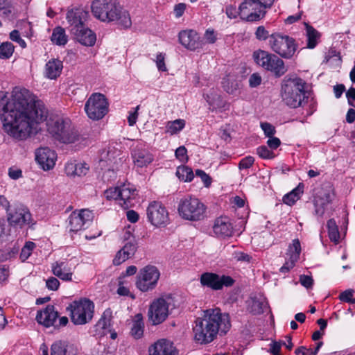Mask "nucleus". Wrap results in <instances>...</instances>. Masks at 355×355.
<instances>
[{
    "label": "nucleus",
    "instance_id": "6e6d98bb",
    "mask_svg": "<svg viewBox=\"0 0 355 355\" xmlns=\"http://www.w3.org/2000/svg\"><path fill=\"white\" fill-rule=\"evenodd\" d=\"M254 158L252 156H247L243 158L239 164V167L240 169H247L250 168L254 164Z\"/></svg>",
    "mask_w": 355,
    "mask_h": 355
},
{
    "label": "nucleus",
    "instance_id": "c756f323",
    "mask_svg": "<svg viewBox=\"0 0 355 355\" xmlns=\"http://www.w3.org/2000/svg\"><path fill=\"white\" fill-rule=\"evenodd\" d=\"M88 15V12L82 8H74L67 13V19L71 26V28L84 25V22Z\"/></svg>",
    "mask_w": 355,
    "mask_h": 355
},
{
    "label": "nucleus",
    "instance_id": "ea45409f",
    "mask_svg": "<svg viewBox=\"0 0 355 355\" xmlns=\"http://www.w3.org/2000/svg\"><path fill=\"white\" fill-rule=\"evenodd\" d=\"M184 126L185 121L183 119H176L173 121H169L166 125V132L171 135H175L181 131Z\"/></svg>",
    "mask_w": 355,
    "mask_h": 355
},
{
    "label": "nucleus",
    "instance_id": "423d86ee",
    "mask_svg": "<svg viewBox=\"0 0 355 355\" xmlns=\"http://www.w3.org/2000/svg\"><path fill=\"white\" fill-rule=\"evenodd\" d=\"M256 64L266 71H270L275 77H281L288 69L283 60L277 55L259 49L253 53Z\"/></svg>",
    "mask_w": 355,
    "mask_h": 355
},
{
    "label": "nucleus",
    "instance_id": "a878e982",
    "mask_svg": "<svg viewBox=\"0 0 355 355\" xmlns=\"http://www.w3.org/2000/svg\"><path fill=\"white\" fill-rule=\"evenodd\" d=\"M58 318V313L53 305H48L44 310L38 311L36 320L46 327L53 326Z\"/></svg>",
    "mask_w": 355,
    "mask_h": 355
},
{
    "label": "nucleus",
    "instance_id": "e433bc0d",
    "mask_svg": "<svg viewBox=\"0 0 355 355\" xmlns=\"http://www.w3.org/2000/svg\"><path fill=\"white\" fill-rule=\"evenodd\" d=\"M300 252L301 245L300 241L298 239H294L292 244L289 245L286 254L288 259L297 262L300 258Z\"/></svg>",
    "mask_w": 355,
    "mask_h": 355
},
{
    "label": "nucleus",
    "instance_id": "0eeeda50",
    "mask_svg": "<svg viewBox=\"0 0 355 355\" xmlns=\"http://www.w3.org/2000/svg\"><path fill=\"white\" fill-rule=\"evenodd\" d=\"M178 211L184 220L199 221L205 217L206 206L198 198L189 196L180 200Z\"/></svg>",
    "mask_w": 355,
    "mask_h": 355
},
{
    "label": "nucleus",
    "instance_id": "052dcab7",
    "mask_svg": "<svg viewBox=\"0 0 355 355\" xmlns=\"http://www.w3.org/2000/svg\"><path fill=\"white\" fill-rule=\"evenodd\" d=\"M119 187L110 188L105 191V196L107 199L118 200L119 199Z\"/></svg>",
    "mask_w": 355,
    "mask_h": 355
},
{
    "label": "nucleus",
    "instance_id": "49530a36",
    "mask_svg": "<svg viewBox=\"0 0 355 355\" xmlns=\"http://www.w3.org/2000/svg\"><path fill=\"white\" fill-rule=\"evenodd\" d=\"M240 12L239 7L236 8L233 5H227L225 7V13L230 19H236L238 16L240 17Z\"/></svg>",
    "mask_w": 355,
    "mask_h": 355
},
{
    "label": "nucleus",
    "instance_id": "393cba45",
    "mask_svg": "<svg viewBox=\"0 0 355 355\" xmlns=\"http://www.w3.org/2000/svg\"><path fill=\"white\" fill-rule=\"evenodd\" d=\"M119 200L122 201L121 205L124 209H128L134 205V200L137 196V190L130 184L119 187Z\"/></svg>",
    "mask_w": 355,
    "mask_h": 355
},
{
    "label": "nucleus",
    "instance_id": "680f3d73",
    "mask_svg": "<svg viewBox=\"0 0 355 355\" xmlns=\"http://www.w3.org/2000/svg\"><path fill=\"white\" fill-rule=\"evenodd\" d=\"M282 345V341H273L270 344V348L268 352L272 355H280Z\"/></svg>",
    "mask_w": 355,
    "mask_h": 355
},
{
    "label": "nucleus",
    "instance_id": "8fccbe9b",
    "mask_svg": "<svg viewBox=\"0 0 355 355\" xmlns=\"http://www.w3.org/2000/svg\"><path fill=\"white\" fill-rule=\"evenodd\" d=\"M10 39L19 44V45L21 48H25L26 46V42L21 37L19 32L17 30H13L10 33Z\"/></svg>",
    "mask_w": 355,
    "mask_h": 355
},
{
    "label": "nucleus",
    "instance_id": "69168bd1",
    "mask_svg": "<svg viewBox=\"0 0 355 355\" xmlns=\"http://www.w3.org/2000/svg\"><path fill=\"white\" fill-rule=\"evenodd\" d=\"M346 97L348 101V103L355 107V88L350 87L346 92Z\"/></svg>",
    "mask_w": 355,
    "mask_h": 355
},
{
    "label": "nucleus",
    "instance_id": "c85d7f7f",
    "mask_svg": "<svg viewBox=\"0 0 355 355\" xmlns=\"http://www.w3.org/2000/svg\"><path fill=\"white\" fill-rule=\"evenodd\" d=\"M132 156L135 165L140 168L148 166L153 160L151 153L140 148H135L132 153Z\"/></svg>",
    "mask_w": 355,
    "mask_h": 355
},
{
    "label": "nucleus",
    "instance_id": "a19ab883",
    "mask_svg": "<svg viewBox=\"0 0 355 355\" xmlns=\"http://www.w3.org/2000/svg\"><path fill=\"white\" fill-rule=\"evenodd\" d=\"M15 51L14 45L10 42H5L0 45V59H9Z\"/></svg>",
    "mask_w": 355,
    "mask_h": 355
},
{
    "label": "nucleus",
    "instance_id": "5fc2aeb1",
    "mask_svg": "<svg viewBox=\"0 0 355 355\" xmlns=\"http://www.w3.org/2000/svg\"><path fill=\"white\" fill-rule=\"evenodd\" d=\"M261 128L264 132L265 135L267 137H272L275 133V127L269 123L264 122L261 123Z\"/></svg>",
    "mask_w": 355,
    "mask_h": 355
},
{
    "label": "nucleus",
    "instance_id": "9b49d317",
    "mask_svg": "<svg viewBox=\"0 0 355 355\" xmlns=\"http://www.w3.org/2000/svg\"><path fill=\"white\" fill-rule=\"evenodd\" d=\"M240 19L247 22H257L265 18L267 9L255 0H244L239 5Z\"/></svg>",
    "mask_w": 355,
    "mask_h": 355
},
{
    "label": "nucleus",
    "instance_id": "5701e85b",
    "mask_svg": "<svg viewBox=\"0 0 355 355\" xmlns=\"http://www.w3.org/2000/svg\"><path fill=\"white\" fill-rule=\"evenodd\" d=\"M149 355H178L173 343L166 339H160L148 349Z\"/></svg>",
    "mask_w": 355,
    "mask_h": 355
},
{
    "label": "nucleus",
    "instance_id": "4468645a",
    "mask_svg": "<svg viewBox=\"0 0 355 355\" xmlns=\"http://www.w3.org/2000/svg\"><path fill=\"white\" fill-rule=\"evenodd\" d=\"M146 215L148 220L155 227H165L169 223L168 211L161 202L153 201L149 203Z\"/></svg>",
    "mask_w": 355,
    "mask_h": 355
},
{
    "label": "nucleus",
    "instance_id": "6ab92c4d",
    "mask_svg": "<svg viewBox=\"0 0 355 355\" xmlns=\"http://www.w3.org/2000/svg\"><path fill=\"white\" fill-rule=\"evenodd\" d=\"M94 218L93 213L89 209L73 211L68 218V227L70 232H77L90 223Z\"/></svg>",
    "mask_w": 355,
    "mask_h": 355
},
{
    "label": "nucleus",
    "instance_id": "864d4df0",
    "mask_svg": "<svg viewBox=\"0 0 355 355\" xmlns=\"http://www.w3.org/2000/svg\"><path fill=\"white\" fill-rule=\"evenodd\" d=\"M255 36L259 40H266L268 38L270 39V35H269L268 31H266L264 26H260L257 28Z\"/></svg>",
    "mask_w": 355,
    "mask_h": 355
},
{
    "label": "nucleus",
    "instance_id": "2f4dec72",
    "mask_svg": "<svg viewBox=\"0 0 355 355\" xmlns=\"http://www.w3.org/2000/svg\"><path fill=\"white\" fill-rule=\"evenodd\" d=\"M144 322L142 315L137 314L132 321V326L130 330L131 336L135 339H139L143 336Z\"/></svg>",
    "mask_w": 355,
    "mask_h": 355
},
{
    "label": "nucleus",
    "instance_id": "c03bdc74",
    "mask_svg": "<svg viewBox=\"0 0 355 355\" xmlns=\"http://www.w3.org/2000/svg\"><path fill=\"white\" fill-rule=\"evenodd\" d=\"M111 311L106 310L104 311L102 317L98 320L97 325L102 329H106L110 325Z\"/></svg>",
    "mask_w": 355,
    "mask_h": 355
},
{
    "label": "nucleus",
    "instance_id": "f704fd0d",
    "mask_svg": "<svg viewBox=\"0 0 355 355\" xmlns=\"http://www.w3.org/2000/svg\"><path fill=\"white\" fill-rule=\"evenodd\" d=\"M306 31L307 36V48L313 49L318 44V40L320 37V33L313 26L306 24Z\"/></svg>",
    "mask_w": 355,
    "mask_h": 355
},
{
    "label": "nucleus",
    "instance_id": "e2e57ef3",
    "mask_svg": "<svg viewBox=\"0 0 355 355\" xmlns=\"http://www.w3.org/2000/svg\"><path fill=\"white\" fill-rule=\"evenodd\" d=\"M300 282L305 288H310L313 286V280L311 277L302 275L300 277Z\"/></svg>",
    "mask_w": 355,
    "mask_h": 355
},
{
    "label": "nucleus",
    "instance_id": "13d9d810",
    "mask_svg": "<svg viewBox=\"0 0 355 355\" xmlns=\"http://www.w3.org/2000/svg\"><path fill=\"white\" fill-rule=\"evenodd\" d=\"M89 166L86 163H76V170L74 173V176H83L85 175L88 171Z\"/></svg>",
    "mask_w": 355,
    "mask_h": 355
},
{
    "label": "nucleus",
    "instance_id": "cd10ccee",
    "mask_svg": "<svg viewBox=\"0 0 355 355\" xmlns=\"http://www.w3.org/2000/svg\"><path fill=\"white\" fill-rule=\"evenodd\" d=\"M53 274L63 281H71L73 272L69 263L66 261H58L52 263Z\"/></svg>",
    "mask_w": 355,
    "mask_h": 355
},
{
    "label": "nucleus",
    "instance_id": "f03ea898",
    "mask_svg": "<svg viewBox=\"0 0 355 355\" xmlns=\"http://www.w3.org/2000/svg\"><path fill=\"white\" fill-rule=\"evenodd\" d=\"M193 327L194 339L200 344L212 342L218 334L225 335L231 328L230 315L222 313L218 308L204 311L202 318H198Z\"/></svg>",
    "mask_w": 355,
    "mask_h": 355
},
{
    "label": "nucleus",
    "instance_id": "bf43d9fd",
    "mask_svg": "<svg viewBox=\"0 0 355 355\" xmlns=\"http://www.w3.org/2000/svg\"><path fill=\"white\" fill-rule=\"evenodd\" d=\"M46 286L49 290L57 291L60 286V282L57 278L51 277L46 279Z\"/></svg>",
    "mask_w": 355,
    "mask_h": 355
},
{
    "label": "nucleus",
    "instance_id": "412c9836",
    "mask_svg": "<svg viewBox=\"0 0 355 355\" xmlns=\"http://www.w3.org/2000/svg\"><path fill=\"white\" fill-rule=\"evenodd\" d=\"M179 41L184 47L191 51L202 49L205 45L198 34L192 30L180 32Z\"/></svg>",
    "mask_w": 355,
    "mask_h": 355
},
{
    "label": "nucleus",
    "instance_id": "f8f14e48",
    "mask_svg": "<svg viewBox=\"0 0 355 355\" xmlns=\"http://www.w3.org/2000/svg\"><path fill=\"white\" fill-rule=\"evenodd\" d=\"M173 299L171 295L154 300L148 310V318L153 325L162 323L168 315V309Z\"/></svg>",
    "mask_w": 355,
    "mask_h": 355
},
{
    "label": "nucleus",
    "instance_id": "39448f33",
    "mask_svg": "<svg viewBox=\"0 0 355 355\" xmlns=\"http://www.w3.org/2000/svg\"><path fill=\"white\" fill-rule=\"evenodd\" d=\"M305 82L300 78H285L282 85V101L291 108L301 106L305 98Z\"/></svg>",
    "mask_w": 355,
    "mask_h": 355
},
{
    "label": "nucleus",
    "instance_id": "aec40b11",
    "mask_svg": "<svg viewBox=\"0 0 355 355\" xmlns=\"http://www.w3.org/2000/svg\"><path fill=\"white\" fill-rule=\"evenodd\" d=\"M56 157L55 151L48 147L40 148L35 151V160L44 171L53 168Z\"/></svg>",
    "mask_w": 355,
    "mask_h": 355
},
{
    "label": "nucleus",
    "instance_id": "ddd939ff",
    "mask_svg": "<svg viewBox=\"0 0 355 355\" xmlns=\"http://www.w3.org/2000/svg\"><path fill=\"white\" fill-rule=\"evenodd\" d=\"M159 276L157 267L148 265L139 270L136 286L142 292L151 291L157 286Z\"/></svg>",
    "mask_w": 355,
    "mask_h": 355
},
{
    "label": "nucleus",
    "instance_id": "4c0bfd02",
    "mask_svg": "<svg viewBox=\"0 0 355 355\" xmlns=\"http://www.w3.org/2000/svg\"><path fill=\"white\" fill-rule=\"evenodd\" d=\"M176 175L180 180L184 182H191L194 178L192 169L186 166H178L176 171Z\"/></svg>",
    "mask_w": 355,
    "mask_h": 355
},
{
    "label": "nucleus",
    "instance_id": "3c124183",
    "mask_svg": "<svg viewBox=\"0 0 355 355\" xmlns=\"http://www.w3.org/2000/svg\"><path fill=\"white\" fill-rule=\"evenodd\" d=\"M165 55H166L163 53H159L157 55L155 62H156V65H157V67L159 71H167V68L165 64Z\"/></svg>",
    "mask_w": 355,
    "mask_h": 355
},
{
    "label": "nucleus",
    "instance_id": "603ef678",
    "mask_svg": "<svg viewBox=\"0 0 355 355\" xmlns=\"http://www.w3.org/2000/svg\"><path fill=\"white\" fill-rule=\"evenodd\" d=\"M217 40L216 34L214 30L207 29L204 35L203 42L207 44H214Z\"/></svg>",
    "mask_w": 355,
    "mask_h": 355
},
{
    "label": "nucleus",
    "instance_id": "1a4fd4ad",
    "mask_svg": "<svg viewBox=\"0 0 355 355\" xmlns=\"http://www.w3.org/2000/svg\"><path fill=\"white\" fill-rule=\"evenodd\" d=\"M94 306L87 299H80L71 302L67 309L71 313V318L75 324H84L93 318Z\"/></svg>",
    "mask_w": 355,
    "mask_h": 355
},
{
    "label": "nucleus",
    "instance_id": "a18cd8bd",
    "mask_svg": "<svg viewBox=\"0 0 355 355\" xmlns=\"http://www.w3.org/2000/svg\"><path fill=\"white\" fill-rule=\"evenodd\" d=\"M257 153L259 156L263 159H272L275 157V154L270 150L266 146H261L257 148Z\"/></svg>",
    "mask_w": 355,
    "mask_h": 355
},
{
    "label": "nucleus",
    "instance_id": "79ce46f5",
    "mask_svg": "<svg viewBox=\"0 0 355 355\" xmlns=\"http://www.w3.org/2000/svg\"><path fill=\"white\" fill-rule=\"evenodd\" d=\"M322 345V342H318L313 351L311 349H307L304 346H300L295 349V353L296 355H316Z\"/></svg>",
    "mask_w": 355,
    "mask_h": 355
},
{
    "label": "nucleus",
    "instance_id": "dca6fc26",
    "mask_svg": "<svg viewBox=\"0 0 355 355\" xmlns=\"http://www.w3.org/2000/svg\"><path fill=\"white\" fill-rule=\"evenodd\" d=\"M200 283L203 286L218 291L222 289L223 286L229 287L232 286L234 280L230 276H220L213 272H205L201 275Z\"/></svg>",
    "mask_w": 355,
    "mask_h": 355
},
{
    "label": "nucleus",
    "instance_id": "4be33fe9",
    "mask_svg": "<svg viewBox=\"0 0 355 355\" xmlns=\"http://www.w3.org/2000/svg\"><path fill=\"white\" fill-rule=\"evenodd\" d=\"M71 32L73 35L75 40L83 45L92 46L96 42V37L95 33L86 27L85 24L71 28Z\"/></svg>",
    "mask_w": 355,
    "mask_h": 355
},
{
    "label": "nucleus",
    "instance_id": "0e129e2a",
    "mask_svg": "<svg viewBox=\"0 0 355 355\" xmlns=\"http://www.w3.org/2000/svg\"><path fill=\"white\" fill-rule=\"evenodd\" d=\"M117 293L121 296H130L132 299H135V295L132 294L128 288L124 286L122 283H119L117 289Z\"/></svg>",
    "mask_w": 355,
    "mask_h": 355
},
{
    "label": "nucleus",
    "instance_id": "7ed1b4c3",
    "mask_svg": "<svg viewBox=\"0 0 355 355\" xmlns=\"http://www.w3.org/2000/svg\"><path fill=\"white\" fill-rule=\"evenodd\" d=\"M91 10L95 18L103 22H115L125 28L131 26L129 13L119 0H94Z\"/></svg>",
    "mask_w": 355,
    "mask_h": 355
},
{
    "label": "nucleus",
    "instance_id": "a211bd4d",
    "mask_svg": "<svg viewBox=\"0 0 355 355\" xmlns=\"http://www.w3.org/2000/svg\"><path fill=\"white\" fill-rule=\"evenodd\" d=\"M124 238L126 241L125 245L117 252L113 259V264L115 266H119L127 259L131 258L137 250V239L130 232L125 233Z\"/></svg>",
    "mask_w": 355,
    "mask_h": 355
},
{
    "label": "nucleus",
    "instance_id": "338daca9",
    "mask_svg": "<svg viewBox=\"0 0 355 355\" xmlns=\"http://www.w3.org/2000/svg\"><path fill=\"white\" fill-rule=\"evenodd\" d=\"M261 83V78L258 73H253L249 78V84L250 87H255L259 85Z\"/></svg>",
    "mask_w": 355,
    "mask_h": 355
},
{
    "label": "nucleus",
    "instance_id": "473e14b6",
    "mask_svg": "<svg viewBox=\"0 0 355 355\" xmlns=\"http://www.w3.org/2000/svg\"><path fill=\"white\" fill-rule=\"evenodd\" d=\"M304 184L300 183L299 185L293 189L290 193L286 194L283 197L284 203L288 205H293L295 203L297 200L300 198V196L303 193L304 191Z\"/></svg>",
    "mask_w": 355,
    "mask_h": 355
},
{
    "label": "nucleus",
    "instance_id": "bb28decb",
    "mask_svg": "<svg viewBox=\"0 0 355 355\" xmlns=\"http://www.w3.org/2000/svg\"><path fill=\"white\" fill-rule=\"evenodd\" d=\"M213 230L217 236L222 238L232 236L234 232L232 225L227 217L218 218L215 220Z\"/></svg>",
    "mask_w": 355,
    "mask_h": 355
},
{
    "label": "nucleus",
    "instance_id": "f257e3e1",
    "mask_svg": "<svg viewBox=\"0 0 355 355\" xmlns=\"http://www.w3.org/2000/svg\"><path fill=\"white\" fill-rule=\"evenodd\" d=\"M46 110L26 89L15 92L11 100L0 92V115L3 129L10 137L24 141L37 132L38 124L46 119Z\"/></svg>",
    "mask_w": 355,
    "mask_h": 355
},
{
    "label": "nucleus",
    "instance_id": "58836bf2",
    "mask_svg": "<svg viewBox=\"0 0 355 355\" xmlns=\"http://www.w3.org/2000/svg\"><path fill=\"white\" fill-rule=\"evenodd\" d=\"M327 229L329 237L331 241L338 243L340 239V233L338 231V227L334 219H329L327 221Z\"/></svg>",
    "mask_w": 355,
    "mask_h": 355
},
{
    "label": "nucleus",
    "instance_id": "9d476101",
    "mask_svg": "<svg viewBox=\"0 0 355 355\" xmlns=\"http://www.w3.org/2000/svg\"><path fill=\"white\" fill-rule=\"evenodd\" d=\"M85 110L89 119L98 121L103 119L108 112L109 103L103 94L94 93L87 100Z\"/></svg>",
    "mask_w": 355,
    "mask_h": 355
},
{
    "label": "nucleus",
    "instance_id": "37998d69",
    "mask_svg": "<svg viewBox=\"0 0 355 355\" xmlns=\"http://www.w3.org/2000/svg\"><path fill=\"white\" fill-rule=\"evenodd\" d=\"M354 291L353 289H347L342 292L339 295V300L342 302L355 304V298H354Z\"/></svg>",
    "mask_w": 355,
    "mask_h": 355
},
{
    "label": "nucleus",
    "instance_id": "de8ad7c7",
    "mask_svg": "<svg viewBox=\"0 0 355 355\" xmlns=\"http://www.w3.org/2000/svg\"><path fill=\"white\" fill-rule=\"evenodd\" d=\"M196 175L200 178L202 182L204 183L205 187H209L211 185L212 182L211 178L204 171L197 169L196 171Z\"/></svg>",
    "mask_w": 355,
    "mask_h": 355
},
{
    "label": "nucleus",
    "instance_id": "4d7b16f0",
    "mask_svg": "<svg viewBox=\"0 0 355 355\" xmlns=\"http://www.w3.org/2000/svg\"><path fill=\"white\" fill-rule=\"evenodd\" d=\"M232 257L237 261L250 262L252 257L243 252L235 251L232 253Z\"/></svg>",
    "mask_w": 355,
    "mask_h": 355
},
{
    "label": "nucleus",
    "instance_id": "20e7f679",
    "mask_svg": "<svg viewBox=\"0 0 355 355\" xmlns=\"http://www.w3.org/2000/svg\"><path fill=\"white\" fill-rule=\"evenodd\" d=\"M46 126L49 133L62 143L72 144L79 139L78 130L67 118L50 119L47 121Z\"/></svg>",
    "mask_w": 355,
    "mask_h": 355
},
{
    "label": "nucleus",
    "instance_id": "c9c22d12",
    "mask_svg": "<svg viewBox=\"0 0 355 355\" xmlns=\"http://www.w3.org/2000/svg\"><path fill=\"white\" fill-rule=\"evenodd\" d=\"M51 40L53 44L59 46L65 45L68 41L64 29L60 26L53 29Z\"/></svg>",
    "mask_w": 355,
    "mask_h": 355
},
{
    "label": "nucleus",
    "instance_id": "774afa93",
    "mask_svg": "<svg viewBox=\"0 0 355 355\" xmlns=\"http://www.w3.org/2000/svg\"><path fill=\"white\" fill-rule=\"evenodd\" d=\"M296 261H293L292 259H288V260L285 262L284 266L280 268L279 271L282 273H286L288 272L291 269H292L295 265Z\"/></svg>",
    "mask_w": 355,
    "mask_h": 355
},
{
    "label": "nucleus",
    "instance_id": "2eb2a0df",
    "mask_svg": "<svg viewBox=\"0 0 355 355\" xmlns=\"http://www.w3.org/2000/svg\"><path fill=\"white\" fill-rule=\"evenodd\" d=\"M335 198L334 189L330 185L321 187L313 199L314 213L322 217Z\"/></svg>",
    "mask_w": 355,
    "mask_h": 355
},
{
    "label": "nucleus",
    "instance_id": "f3484780",
    "mask_svg": "<svg viewBox=\"0 0 355 355\" xmlns=\"http://www.w3.org/2000/svg\"><path fill=\"white\" fill-rule=\"evenodd\" d=\"M7 219L11 226L22 227L31 223V214L26 207L19 204L7 213Z\"/></svg>",
    "mask_w": 355,
    "mask_h": 355
},
{
    "label": "nucleus",
    "instance_id": "09e8293b",
    "mask_svg": "<svg viewBox=\"0 0 355 355\" xmlns=\"http://www.w3.org/2000/svg\"><path fill=\"white\" fill-rule=\"evenodd\" d=\"M187 153V148L182 146L176 149L175 155L176 158L178 159L181 162L185 163L189 159Z\"/></svg>",
    "mask_w": 355,
    "mask_h": 355
},
{
    "label": "nucleus",
    "instance_id": "6e6552de",
    "mask_svg": "<svg viewBox=\"0 0 355 355\" xmlns=\"http://www.w3.org/2000/svg\"><path fill=\"white\" fill-rule=\"evenodd\" d=\"M269 45L273 52L286 59L291 58L297 50V44L293 37L279 33L270 35Z\"/></svg>",
    "mask_w": 355,
    "mask_h": 355
},
{
    "label": "nucleus",
    "instance_id": "72a5a7b5",
    "mask_svg": "<svg viewBox=\"0 0 355 355\" xmlns=\"http://www.w3.org/2000/svg\"><path fill=\"white\" fill-rule=\"evenodd\" d=\"M205 98L211 110L224 107L225 103L221 96L214 91H210L209 93L205 95Z\"/></svg>",
    "mask_w": 355,
    "mask_h": 355
},
{
    "label": "nucleus",
    "instance_id": "b1692460",
    "mask_svg": "<svg viewBox=\"0 0 355 355\" xmlns=\"http://www.w3.org/2000/svg\"><path fill=\"white\" fill-rule=\"evenodd\" d=\"M51 355H80V352L77 345L58 340L51 347Z\"/></svg>",
    "mask_w": 355,
    "mask_h": 355
},
{
    "label": "nucleus",
    "instance_id": "7c9ffc66",
    "mask_svg": "<svg viewBox=\"0 0 355 355\" xmlns=\"http://www.w3.org/2000/svg\"><path fill=\"white\" fill-rule=\"evenodd\" d=\"M62 62L59 59H51L45 65V76L49 79H56L61 74Z\"/></svg>",
    "mask_w": 355,
    "mask_h": 355
}]
</instances>
